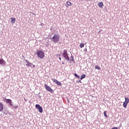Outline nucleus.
<instances>
[{
	"instance_id": "obj_1",
	"label": "nucleus",
	"mask_w": 129,
	"mask_h": 129,
	"mask_svg": "<svg viewBox=\"0 0 129 129\" xmlns=\"http://www.w3.org/2000/svg\"><path fill=\"white\" fill-rule=\"evenodd\" d=\"M52 42L55 44L58 43V41H60V36L58 34H55L51 38Z\"/></svg>"
},
{
	"instance_id": "obj_2",
	"label": "nucleus",
	"mask_w": 129,
	"mask_h": 129,
	"mask_svg": "<svg viewBox=\"0 0 129 129\" xmlns=\"http://www.w3.org/2000/svg\"><path fill=\"white\" fill-rule=\"evenodd\" d=\"M62 55L66 60H67L68 61H69V60H70V58H69V56H68L67 50H63Z\"/></svg>"
},
{
	"instance_id": "obj_3",
	"label": "nucleus",
	"mask_w": 129,
	"mask_h": 129,
	"mask_svg": "<svg viewBox=\"0 0 129 129\" xmlns=\"http://www.w3.org/2000/svg\"><path fill=\"white\" fill-rule=\"evenodd\" d=\"M37 56L40 59H44V57H45V53L41 50L38 51Z\"/></svg>"
},
{
	"instance_id": "obj_4",
	"label": "nucleus",
	"mask_w": 129,
	"mask_h": 129,
	"mask_svg": "<svg viewBox=\"0 0 129 129\" xmlns=\"http://www.w3.org/2000/svg\"><path fill=\"white\" fill-rule=\"evenodd\" d=\"M4 101L5 102H6V103H9V105H10L11 106H13V103H12L13 101H12V100L4 98Z\"/></svg>"
},
{
	"instance_id": "obj_5",
	"label": "nucleus",
	"mask_w": 129,
	"mask_h": 129,
	"mask_svg": "<svg viewBox=\"0 0 129 129\" xmlns=\"http://www.w3.org/2000/svg\"><path fill=\"white\" fill-rule=\"evenodd\" d=\"M35 107L36 108L38 109V111L40 113H42V112H43V108L42 107V106H40L39 104H36Z\"/></svg>"
},
{
	"instance_id": "obj_6",
	"label": "nucleus",
	"mask_w": 129,
	"mask_h": 129,
	"mask_svg": "<svg viewBox=\"0 0 129 129\" xmlns=\"http://www.w3.org/2000/svg\"><path fill=\"white\" fill-rule=\"evenodd\" d=\"M44 86L46 90H47L48 91H49V92H51V93L53 92V90L51 88H50V87L48 86L46 84H45Z\"/></svg>"
},
{
	"instance_id": "obj_7",
	"label": "nucleus",
	"mask_w": 129,
	"mask_h": 129,
	"mask_svg": "<svg viewBox=\"0 0 129 129\" xmlns=\"http://www.w3.org/2000/svg\"><path fill=\"white\" fill-rule=\"evenodd\" d=\"M71 6H72V3L69 1H67L65 4L66 8H69V7H71Z\"/></svg>"
},
{
	"instance_id": "obj_8",
	"label": "nucleus",
	"mask_w": 129,
	"mask_h": 129,
	"mask_svg": "<svg viewBox=\"0 0 129 129\" xmlns=\"http://www.w3.org/2000/svg\"><path fill=\"white\" fill-rule=\"evenodd\" d=\"M53 82L56 84H57V85H59V86H61V85H62V84L61 83V82L58 81V80L56 79H53Z\"/></svg>"
},
{
	"instance_id": "obj_9",
	"label": "nucleus",
	"mask_w": 129,
	"mask_h": 129,
	"mask_svg": "<svg viewBox=\"0 0 129 129\" xmlns=\"http://www.w3.org/2000/svg\"><path fill=\"white\" fill-rule=\"evenodd\" d=\"M25 62L27 63L26 66H28V67H31L32 65H33L32 63H30L29 61H28V59H25Z\"/></svg>"
},
{
	"instance_id": "obj_10",
	"label": "nucleus",
	"mask_w": 129,
	"mask_h": 129,
	"mask_svg": "<svg viewBox=\"0 0 129 129\" xmlns=\"http://www.w3.org/2000/svg\"><path fill=\"white\" fill-rule=\"evenodd\" d=\"M0 65H6V61L4 59H0Z\"/></svg>"
},
{
	"instance_id": "obj_11",
	"label": "nucleus",
	"mask_w": 129,
	"mask_h": 129,
	"mask_svg": "<svg viewBox=\"0 0 129 129\" xmlns=\"http://www.w3.org/2000/svg\"><path fill=\"white\" fill-rule=\"evenodd\" d=\"M98 6L99 7V8H100V9H102V7H103V3L102 2H99L98 4Z\"/></svg>"
},
{
	"instance_id": "obj_12",
	"label": "nucleus",
	"mask_w": 129,
	"mask_h": 129,
	"mask_svg": "<svg viewBox=\"0 0 129 129\" xmlns=\"http://www.w3.org/2000/svg\"><path fill=\"white\" fill-rule=\"evenodd\" d=\"M4 110V104L0 103V111H3Z\"/></svg>"
},
{
	"instance_id": "obj_13",
	"label": "nucleus",
	"mask_w": 129,
	"mask_h": 129,
	"mask_svg": "<svg viewBox=\"0 0 129 129\" xmlns=\"http://www.w3.org/2000/svg\"><path fill=\"white\" fill-rule=\"evenodd\" d=\"M10 19L11 20V23L12 24H15V23H16V18H11Z\"/></svg>"
},
{
	"instance_id": "obj_14",
	"label": "nucleus",
	"mask_w": 129,
	"mask_h": 129,
	"mask_svg": "<svg viewBox=\"0 0 129 129\" xmlns=\"http://www.w3.org/2000/svg\"><path fill=\"white\" fill-rule=\"evenodd\" d=\"M127 103H126L125 102H123V107H124V108H126V106H127Z\"/></svg>"
},
{
	"instance_id": "obj_15",
	"label": "nucleus",
	"mask_w": 129,
	"mask_h": 129,
	"mask_svg": "<svg viewBox=\"0 0 129 129\" xmlns=\"http://www.w3.org/2000/svg\"><path fill=\"white\" fill-rule=\"evenodd\" d=\"M85 77H86V75L85 74L82 75L80 78L81 80H82V79H84V78H85Z\"/></svg>"
},
{
	"instance_id": "obj_16",
	"label": "nucleus",
	"mask_w": 129,
	"mask_h": 129,
	"mask_svg": "<svg viewBox=\"0 0 129 129\" xmlns=\"http://www.w3.org/2000/svg\"><path fill=\"white\" fill-rule=\"evenodd\" d=\"M71 61H73V63L75 62V60H74V57H73V56H71Z\"/></svg>"
},
{
	"instance_id": "obj_17",
	"label": "nucleus",
	"mask_w": 129,
	"mask_h": 129,
	"mask_svg": "<svg viewBox=\"0 0 129 129\" xmlns=\"http://www.w3.org/2000/svg\"><path fill=\"white\" fill-rule=\"evenodd\" d=\"M124 102L128 103V102H129V99H128V98L125 97V101H124Z\"/></svg>"
},
{
	"instance_id": "obj_18",
	"label": "nucleus",
	"mask_w": 129,
	"mask_h": 129,
	"mask_svg": "<svg viewBox=\"0 0 129 129\" xmlns=\"http://www.w3.org/2000/svg\"><path fill=\"white\" fill-rule=\"evenodd\" d=\"M95 69H97V70H100L101 68L100 67L98 66H96L95 67Z\"/></svg>"
},
{
	"instance_id": "obj_19",
	"label": "nucleus",
	"mask_w": 129,
	"mask_h": 129,
	"mask_svg": "<svg viewBox=\"0 0 129 129\" xmlns=\"http://www.w3.org/2000/svg\"><path fill=\"white\" fill-rule=\"evenodd\" d=\"M80 48H83L84 47V43H81L80 45Z\"/></svg>"
},
{
	"instance_id": "obj_20",
	"label": "nucleus",
	"mask_w": 129,
	"mask_h": 129,
	"mask_svg": "<svg viewBox=\"0 0 129 129\" xmlns=\"http://www.w3.org/2000/svg\"><path fill=\"white\" fill-rule=\"evenodd\" d=\"M104 116H105V117L107 118V115L106 114V111H105L104 112Z\"/></svg>"
},
{
	"instance_id": "obj_21",
	"label": "nucleus",
	"mask_w": 129,
	"mask_h": 129,
	"mask_svg": "<svg viewBox=\"0 0 129 129\" xmlns=\"http://www.w3.org/2000/svg\"><path fill=\"white\" fill-rule=\"evenodd\" d=\"M74 76H75V77H76L77 78H78V79L80 78L79 76H78V75H77V74H74Z\"/></svg>"
},
{
	"instance_id": "obj_22",
	"label": "nucleus",
	"mask_w": 129,
	"mask_h": 129,
	"mask_svg": "<svg viewBox=\"0 0 129 129\" xmlns=\"http://www.w3.org/2000/svg\"><path fill=\"white\" fill-rule=\"evenodd\" d=\"M111 129H117V127H112Z\"/></svg>"
},
{
	"instance_id": "obj_23",
	"label": "nucleus",
	"mask_w": 129,
	"mask_h": 129,
	"mask_svg": "<svg viewBox=\"0 0 129 129\" xmlns=\"http://www.w3.org/2000/svg\"><path fill=\"white\" fill-rule=\"evenodd\" d=\"M33 68H35V64H33Z\"/></svg>"
},
{
	"instance_id": "obj_24",
	"label": "nucleus",
	"mask_w": 129,
	"mask_h": 129,
	"mask_svg": "<svg viewBox=\"0 0 129 129\" xmlns=\"http://www.w3.org/2000/svg\"><path fill=\"white\" fill-rule=\"evenodd\" d=\"M59 59L60 61H61V57H59Z\"/></svg>"
},
{
	"instance_id": "obj_25",
	"label": "nucleus",
	"mask_w": 129,
	"mask_h": 129,
	"mask_svg": "<svg viewBox=\"0 0 129 129\" xmlns=\"http://www.w3.org/2000/svg\"><path fill=\"white\" fill-rule=\"evenodd\" d=\"M79 82H81V81H79Z\"/></svg>"
}]
</instances>
